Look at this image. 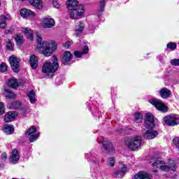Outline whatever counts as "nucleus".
<instances>
[{
    "label": "nucleus",
    "instance_id": "f257e3e1",
    "mask_svg": "<svg viewBox=\"0 0 179 179\" xmlns=\"http://www.w3.org/2000/svg\"><path fill=\"white\" fill-rule=\"evenodd\" d=\"M145 127L148 130H143L142 134L143 138L145 139H155L159 133L156 130H153V128L156 127L155 124V117L151 113H147L145 119Z\"/></svg>",
    "mask_w": 179,
    "mask_h": 179
},
{
    "label": "nucleus",
    "instance_id": "f03ea898",
    "mask_svg": "<svg viewBox=\"0 0 179 179\" xmlns=\"http://www.w3.org/2000/svg\"><path fill=\"white\" fill-rule=\"evenodd\" d=\"M43 38L40 35H37V48L38 51L44 55L45 57H50V55L57 50V43L54 41H45L42 43Z\"/></svg>",
    "mask_w": 179,
    "mask_h": 179
},
{
    "label": "nucleus",
    "instance_id": "7ed1b4c3",
    "mask_svg": "<svg viewBox=\"0 0 179 179\" xmlns=\"http://www.w3.org/2000/svg\"><path fill=\"white\" fill-rule=\"evenodd\" d=\"M52 63L50 62H46L42 67V72L43 73H47L46 78H52V76H54V73L57 72L58 68L59 67L57 57L53 56L52 57Z\"/></svg>",
    "mask_w": 179,
    "mask_h": 179
},
{
    "label": "nucleus",
    "instance_id": "20e7f679",
    "mask_svg": "<svg viewBox=\"0 0 179 179\" xmlns=\"http://www.w3.org/2000/svg\"><path fill=\"white\" fill-rule=\"evenodd\" d=\"M152 167L153 169H159L166 173L170 171V170L176 171V163L171 159L169 161L168 164H166L162 159L158 158L153 162Z\"/></svg>",
    "mask_w": 179,
    "mask_h": 179
},
{
    "label": "nucleus",
    "instance_id": "39448f33",
    "mask_svg": "<svg viewBox=\"0 0 179 179\" xmlns=\"http://www.w3.org/2000/svg\"><path fill=\"white\" fill-rule=\"evenodd\" d=\"M68 13L69 14L71 19H73V20L82 19V17H83V15L85 14V7L80 5L75 8L68 10Z\"/></svg>",
    "mask_w": 179,
    "mask_h": 179
},
{
    "label": "nucleus",
    "instance_id": "423d86ee",
    "mask_svg": "<svg viewBox=\"0 0 179 179\" xmlns=\"http://www.w3.org/2000/svg\"><path fill=\"white\" fill-rule=\"evenodd\" d=\"M142 144V138L141 136H135L132 138L129 142L126 143L127 146L130 150L134 151L141 149V145Z\"/></svg>",
    "mask_w": 179,
    "mask_h": 179
},
{
    "label": "nucleus",
    "instance_id": "0eeeda50",
    "mask_svg": "<svg viewBox=\"0 0 179 179\" xmlns=\"http://www.w3.org/2000/svg\"><path fill=\"white\" fill-rule=\"evenodd\" d=\"M149 103L154 106L158 111H161V113H167L169 108L162 101V100L157 99H150L148 100Z\"/></svg>",
    "mask_w": 179,
    "mask_h": 179
},
{
    "label": "nucleus",
    "instance_id": "6e6552de",
    "mask_svg": "<svg viewBox=\"0 0 179 179\" xmlns=\"http://www.w3.org/2000/svg\"><path fill=\"white\" fill-rule=\"evenodd\" d=\"M163 121L168 127H176L179 124V117L177 115L165 116Z\"/></svg>",
    "mask_w": 179,
    "mask_h": 179
},
{
    "label": "nucleus",
    "instance_id": "1a4fd4ad",
    "mask_svg": "<svg viewBox=\"0 0 179 179\" xmlns=\"http://www.w3.org/2000/svg\"><path fill=\"white\" fill-rule=\"evenodd\" d=\"M20 59L16 57L15 55H12L9 57V63L10 64V66L13 71V72H15L17 73L20 71Z\"/></svg>",
    "mask_w": 179,
    "mask_h": 179
},
{
    "label": "nucleus",
    "instance_id": "9d476101",
    "mask_svg": "<svg viewBox=\"0 0 179 179\" xmlns=\"http://www.w3.org/2000/svg\"><path fill=\"white\" fill-rule=\"evenodd\" d=\"M102 145L106 153H109V155L114 153V147L113 146V143H111V141H110V140H108V138H103L102 141Z\"/></svg>",
    "mask_w": 179,
    "mask_h": 179
},
{
    "label": "nucleus",
    "instance_id": "9b49d317",
    "mask_svg": "<svg viewBox=\"0 0 179 179\" xmlns=\"http://www.w3.org/2000/svg\"><path fill=\"white\" fill-rule=\"evenodd\" d=\"M127 170L128 168L127 165L122 164L120 168L113 173V177H115V178H122V177L125 176V173H127Z\"/></svg>",
    "mask_w": 179,
    "mask_h": 179
},
{
    "label": "nucleus",
    "instance_id": "f8f14e48",
    "mask_svg": "<svg viewBox=\"0 0 179 179\" xmlns=\"http://www.w3.org/2000/svg\"><path fill=\"white\" fill-rule=\"evenodd\" d=\"M62 64H63V65H71V64H73V62H72V54H71V52L66 51L64 52L63 57L62 59Z\"/></svg>",
    "mask_w": 179,
    "mask_h": 179
},
{
    "label": "nucleus",
    "instance_id": "ddd939ff",
    "mask_svg": "<svg viewBox=\"0 0 179 179\" xmlns=\"http://www.w3.org/2000/svg\"><path fill=\"white\" fill-rule=\"evenodd\" d=\"M19 159H20V155H19V151L17 150L14 149L11 152V155L10 157V162L13 164H16L19 162Z\"/></svg>",
    "mask_w": 179,
    "mask_h": 179
},
{
    "label": "nucleus",
    "instance_id": "4468645a",
    "mask_svg": "<svg viewBox=\"0 0 179 179\" xmlns=\"http://www.w3.org/2000/svg\"><path fill=\"white\" fill-rule=\"evenodd\" d=\"M55 25V21H54V19L50 18V17H46L43 19L44 29H51V27H53Z\"/></svg>",
    "mask_w": 179,
    "mask_h": 179
},
{
    "label": "nucleus",
    "instance_id": "2eb2a0df",
    "mask_svg": "<svg viewBox=\"0 0 179 179\" xmlns=\"http://www.w3.org/2000/svg\"><path fill=\"white\" fill-rule=\"evenodd\" d=\"M85 29V24L82 22H79L76 24L75 27V34L76 37H79L82 33H83V30Z\"/></svg>",
    "mask_w": 179,
    "mask_h": 179
},
{
    "label": "nucleus",
    "instance_id": "dca6fc26",
    "mask_svg": "<svg viewBox=\"0 0 179 179\" xmlns=\"http://www.w3.org/2000/svg\"><path fill=\"white\" fill-rule=\"evenodd\" d=\"M29 64L32 69H37V66H38V57L34 55L30 56Z\"/></svg>",
    "mask_w": 179,
    "mask_h": 179
},
{
    "label": "nucleus",
    "instance_id": "f3484780",
    "mask_svg": "<svg viewBox=\"0 0 179 179\" xmlns=\"http://www.w3.org/2000/svg\"><path fill=\"white\" fill-rule=\"evenodd\" d=\"M134 179H152V176L146 172L139 171L134 175Z\"/></svg>",
    "mask_w": 179,
    "mask_h": 179
},
{
    "label": "nucleus",
    "instance_id": "a211bd4d",
    "mask_svg": "<svg viewBox=\"0 0 179 179\" xmlns=\"http://www.w3.org/2000/svg\"><path fill=\"white\" fill-rule=\"evenodd\" d=\"M6 85L8 87H12V89H17V87H19V83L15 78L9 79L7 81Z\"/></svg>",
    "mask_w": 179,
    "mask_h": 179
},
{
    "label": "nucleus",
    "instance_id": "6ab92c4d",
    "mask_svg": "<svg viewBox=\"0 0 179 179\" xmlns=\"http://www.w3.org/2000/svg\"><path fill=\"white\" fill-rule=\"evenodd\" d=\"M159 94L162 99H169L171 96V91L166 87H163L159 90Z\"/></svg>",
    "mask_w": 179,
    "mask_h": 179
},
{
    "label": "nucleus",
    "instance_id": "aec40b11",
    "mask_svg": "<svg viewBox=\"0 0 179 179\" xmlns=\"http://www.w3.org/2000/svg\"><path fill=\"white\" fill-rule=\"evenodd\" d=\"M20 15L22 17H29L30 16H35L36 13H34V12H33L31 10L27 9V8H22L20 10Z\"/></svg>",
    "mask_w": 179,
    "mask_h": 179
},
{
    "label": "nucleus",
    "instance_id": "412c9836",
    "mask_svg": "<svg viewBox=\"0 0 179 179\" xmlns=\"http://www.w3.org/2000/svg\"><path fill=\"white\" fill-rule=\"evenodd\" d=\"M29 3L38 10H41V9H43V1H41V0H29Z\"/></svg>",
    "mask_w": 179,
    "mask_h": 179
},
{
    "label": "nucleus",
    "instance_id": "4be33fe9",
    "mask_svg": "<svg viewBox=\"0 0 179 179\" xmlns=\"http://www.w3.org/2000/svg\"><path fill=\"white\" fill-rule=\"evenodd\" d=\"M87 52H89V47L85 45L84 46V48L81 51H75L74 56L76 58H80L82 57V55H84L85 54H87Z\"/></svg>",
    "mask_w": 179,
    "mask_h": 179
},
{
    "label": "nucleus",
    "instance_id": "5701e85b",
    "mask_svg": "<svg viewBox=\"0 0 179 179\" xmlns=\"http://www.w3.org/2000/svg\"><path fill=\"white\" fill-rule=\"evenodd\" d=\"M66 5H67L68 10H71L72 9H74L75 8H78V6H80V5H78L77 0H68L66 1Z\"/></svg>",
    "mask_w": 179,
    "mask_h": 179
},
{
    "label": "nucleus",
    "instance_id": "b1692460",
    "mask_svg": "<svg viewBox=\"0 0 179 179\" xmlns=\"http://www.w3.org/2000/svg\"><path fill=\"white\" fill-rule=\"evenodd\" d=\"M22 32L24 33L25 36H27L29 40H31V41H33L34 35H33V31H31V29L22 28Z\"/></svg>",
    "mask_w": 179,
    "mask_h": 179
},
{
    "label": "nucleus",
    "instance_id": "393cba45",
    "mask_svg": "<svg viewBox=\"0 0 179 179\" xmlns=\"http://www.w3.org/2000/svg\"><path fill=\"white\" fill-rule=\"evenodd\" d=\"M10 19V15H1L0 17V29H5L6 27V20Z\"/></svg>",
    "mask_w": 179,
    "mask_h": 179
},
{
    "label": "nucleus",
    "instance_id": "a878e982",
    "mask_svg": "<svg viewBox=\"0 0 179 179\" xmlns=\"http://www.w3.org/2000/svg\"><path fill=\"white\" fill-rule=\"evenodd\" d=\"M3 129L5 134H6L7 135H10L14 132L15 127H13V125L6 124L4 125V127Z\"/></svg>",
    "mask_w": 179,
    "mask_h": 179
},
{
    "label": "nucleus",
    "instance_id": "bb28decb",
    "mask_svg": "<svg viewBox=\"0 0 179 179\" xmlns=\"http://www.w3.org/2000/svg\"><path fill=\"white\" fill-rule=\"evenodd\" d=\"M15 113L12 112H8L4 117L5 122H12V121H15Z\"/></svg>",
    "mask_w": 179,
    "mask_h": 179
},
{
    "label": "nucleus",
    "instance_id": "cd10ccee",
    "mask_svg": "<svg viewBox=\"0 0 179 179\" xmlns=\"http://www.w3.org/2000/svg\"><path fill=\"white\" fill-rule=\"evenodd\" d=\"M27 96L31 104H34V103L37 101V100L36 99V93H34V90H32L31 92H28Z\"/></svg>",
    "mask_w": 179,
    "mask_h": 179
},
{
    "label": "nucleus",
    "instance_id": "c85d7f7f",
    "mask_svg": "<svg viewBox=\"0 0 179 179\" xmlns=\"http://www.w3.org/2000/svg\"><path fill=\"white\" fill-rule=\"evenodd\" d=\"M37 132V128L36 127L32 126L25 131L24 135L25 136H30V135H33V134H36Z\"/></svg>",
    "mask_w": 179,
    "mask_h": 179
},
{
    "label": "nucleus",
    "instance_id": "c756f323",
    "mask_svg": "<svg viewBox=\"0 0 179 179\" xmlns=\"http://www.w3.org/2000/svg\"><path fill=\"white\" fill-rule=\"evenodd\" d=\"M15 41H16L17 45H19L20 47L22 46V44L24 43V38L22 35L17 34V36L15 37Z\"/></svg>",
    "mask_w": 179,
    "mask_h": 179
},
{
    "label": "nucleus",
    "instance_id": "7c9ffc66",
    "mask_svg": "<svg viewBox=\"0 0 179 179\" xmlns=\"http://www.w3.org/2000/svg\"><path fill=\"white\" fill-rule=\"evenodd\" d=\"M4 96L8 99H15V97H16V94H15L13 92L6 89L4 90Z\"/></svg>",
    "mask_w": 179,
    "mask_h": 179
},
{
    "label": "nucleus",
    "instance_id": "2f4dec72",
    "mask_svg": "<svg viewBox=\"0 0 179 179\" xmlns=\"http://www.w3.org/2000/svg\"><path fill=\"white\" fill-rule=\"evenodd\" d=\"M142 113L137 112L134 113V122H137V124H139V122H142Z\"/></svg>",
    "mask_w": 179,
    "mask_h": 179
},
{
    "label": "nucleus",
    "instance_id": "473e14b6",
    "mask_svg": "<svg viewBox=\"0 0 179 179\" xmlns=\"http://www.w3.org/2000/svg\"><path fill=\"white\" fill-rule=\"evenodd\" d=\"M166 47L169 50H171L172 51H174V50L177 48V44L173 42H170L166 45Z\"/></svg>",
    "mask_w": 179,
    "mask_h": 179
},
{
    "label": "nucleus",
    "instance_id": "72a5a7b5",
    "mask_svg": "<svg viewBox=\"0 0 179 179\" xmlns=\"http://www.w3.org/2000/svg\"><path fill=\"white\" fill-rule=\"evenodd\" d=\"M13 107L15 110H20L22 109V103L20 101H15L13 102Z\"/></svg>",
    "mask_w": 179,
    "mask_h": 179
},
{
    "label": "nucleus",
    "instance_id": "f704fd0d",
    "mask_svg": "<svg viewBox=\"0 0 179 179\" xmlns=\"http://www.w3.org/2000/svg\"><path fill=\"white\" fill-rule=\"evenodd\" d=\"M107 164H108V166H110V167H114V166L115 164V158L109 157L107 160Z\"/></svg>",
    "mask_w": 179,
    "mask_h": 179
},
{
    "label": "nucleus",
    "instance_id": "c9c22d12",
    "mask_svg": "<svg viewBox=\"0 0 179 179\" xmlns=\"http://www.w3.org/2000/svg\"><path fill=\"white\" fill-rule=\"evenodd\" d=\"M38 136H40V133H38L36 134H31L29 136V142H36V140L38 139Z\"/></svg>",
    "mask_w": 179,
    "mask_h": 179
},
{
    "label": "nucleus",
    "instance_id": "e433bc0d",
    "mask_svg": "<svg viewBox=\"0 0 179 179\" xmlns=\"http://www.w3.org/2000/svg\"><path fill=\"white\" fill-rule=\"evenodd\" d=\"M99 8L100 12H104V8H106V0H100L99 1Z\"/></svg>",
    "mask_w": 179,
    "mask_h": 179
},
{
    "label": "nucleus",
    "instance_id": "4c0bfd02",
    "mask_svg": "<svg viewBox=\"0 0 179 179\" xmlns=\"http://www.w3.org/2000/svg\"><path fill=\"white\" fill-rule=\"evenodd\" d=\"M8 71V66H6V64L1 63L0 64V72H6Z\"/></svg>",
    "mask_w": 179,
    "mask_h": 179
},
{
    "label": "nucleus",
    "instance_id": "58836bf2",
    "mask_svg": "<svg viewBox=\"0 0 179 179\" xmlns=\"http://www.w3.org/2000/svg\"><path fill=\"white\" fill-rule=\"evenodd\" d=\"M7 50H9L10 51H13V45H12V42L10 41V39H8L7 41Z\"/></svg>",
    "mask_w": 179,
    "mask_h": 179
},
{
    "label": "nucleus",
    "instance_id": "ea45409f",
    "mask_svg": "<svg viewBox=\"0 0 179 179\" xmlns=\"http://www.w3.org/2000/svg\"><path fill=\"white\" fill-rule=\"evenodd\" d=\"M5 114V104L3 102L0 103V115Z\"/></svg>",
    "mask_w": 179,
    "mask_h": 179
},
{
    "label": "nucleus",
    "instance_id": "a19ab883",
    "mask_svg": "<svg viewBox=\"0 0 179 179\" xmlns=\"http://www.w3.org/2000/svg\"><path fill=\"white\" fill-rule=\"evenodd\" d=\"M171 64L173 66H179V59H173L171 61Z\"/></svg>",
    "mask_w": 179,
    "mask_h": 179
},
{
    "label": "nucleus",
    "instance_id": "79ce46f5",
    "mask_svg": "<svg viewBox=\"0 0 179 179\" xmlns=\"http://www.w3.org/2000/svg\"><path fill=\"white\" fill-rule=\"evenodd\" d=\"M173 143L179 149V138L176 137L173 139Z\"/></svg>",
    "mask_w": 179,
    "mask_h": 179
},
{
    "label": "nucleus",
    "instance_id": "37998d69",
    "mask_svg": "<svg viewBox=\"0 0 179 179\" xmlns=\"http://www.w3.org/2000/svg\"><path fill=\"white\" fill-rule=\"evenodd\" d=\"M52 4L54 7L57 9L59 8V7L61 6V4H59V3H58V1L57 0H52Z\"/></svg>",
    "mask_w": 179,
    "mask_h": 179
},
{
    "label": "nucleus",
    "instance_id": "c03bdc74",
    "mask_svg": "<svg viewBox=\"0 0 179 179\" xmlns=\"http://www.w3.org/2000/svg\"><path fill=\"white\" fill-rule=\"evenodd\" d=\"M71 45H72V43L71 41H68L64 44V48H69V47H71Z\"/></svg>",
    "mask_w": 179,
    "mask_h": 179
},
{
    "label": "nucleus",
    "instance_id": "a18cd8bd",
    "mask_svg": "<svg viewBox=\"0 0 179 179\" xmlns=\"http://www.w3.org/2000/svg\"><path fill=\"white\" fill-rule=\"evenodd\" d=\"M6 158H7L6 152H3L1 155V159L2 160H6Z\"/></svg>",
    "mask_w": 179,
    "mask_h": 179
},
{
    "label": "nucleus",
    "instance_id": "49530a36",
    "mask_svg": "<svg viewBox=\"0 0 179 179\" xmlns=\"http://www.w3.org/2000/svg\"><path fill=\"white\" fill-rule=\"evenodd\" d=\"M90 160L94 162V163H97V160L93 159V158H92V155H90Z\"/></svg>",
    "mask_w": 179,
    "mask_h": 179
},
{
    "label": "nucleus",
    "instance_id": "de8ad7c7",
    "mask_svg": "<svg viewBox=\"0 0 179 179\" xmlns=\"http://www.w3.org/2000/svg\"><path fill=\"white\" fill-rule=\"evenodd\" d=\"M9 33H10V30H6V34H9Z\"/></svg>",
    "mask_w": 179,
    "mask_h": 179
},
{
    "label": "nucleus",
    "instance_id": "09e8293b",
    "mask_svg": "<svg viewBox=\"0 0 179 179\" xmlns=\"http://www.w3.org/2000/svg\"><path fill=\"white\" fill-rule=\"evenodd\" d=\"M0 167H1V165H0Z\"/></svg>",
    "mask_w": 179,
    "mask_h": 179
}]
</instances>
